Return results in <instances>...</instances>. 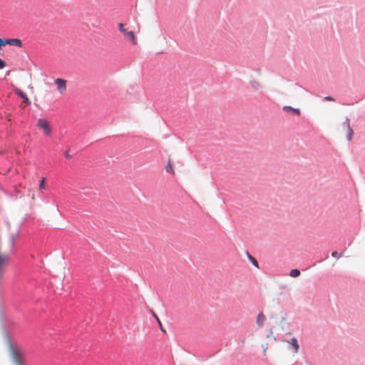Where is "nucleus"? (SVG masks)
I'll use <instances>...</instances> for the list:
<instances>
[{
	"label": "nucleus",
	"instance_id": "obj_14",
	"mask_svg": "<svg viewBox=\"0 0 365 365\" xmlns=\"http://www.w3.org/2000/svg\"><path fill=\"white\" fill-rule=\"evenodd\" d=\"M45 181H46V178H42V179L41 180L40 182H39V185H38V188L39 190H44L45 189Z\"/></svg>",
	"mask_w": 365,
	"mask_h": 365
},
{
	"label": "nucleus",
	"instance_id": "obj_6",
	"mask_svg": "<svg viewBox=\"0 0 365 365\" xmlns=\"http://www.w3.org/2000/svg\"><path fill=\"white\" fill-rule=\"evenodd\" d=\"M266 320H267V318L263 313L258 314L256 317V324L257 326V328L260 329V328L263 327Z\"/></svg>",
	"mask_w": 365,
	"mask_h": 365
},
{
	"label": "nucleus",
	"instance_id": "obj_18",
	"mask_svg": "<svg viewBox=\"0 0 365 365\" xmlns=\"http://www.w3.org/2000/svg\"><path fill=\"white\" fill-rule=\"evenodd\" d=\"M324 101H335V99H334L333 97L328 96H325V97L324 98Z\"/></svg>",
	"mask_w": 365,
	"mask_h": 365
},
{
	"label": "nucleus",
	"instance_id": "obj_10",
	"mask_svg": "<svg viewBox=\"0 0 365 365\" xmlns=\"http://www.w3.org/2000/svg\"><path fill=\"white\" fill-rule=\"evenodd\" d=\"M165 170L168 173H171L173 175H174V173H175L173 165L170 160H168V161L165 165Z\"/></svg>",
	"mask_w": 365,
	"mask_h": 365
},
{
	"label": "nucleus",
	"instance_id": "obj_5",
	"mask_svg": "<svg viewBox=\"0 0 365 365\" xmlns=\"http://www.w3.org/2000/svg\"><path fill=\"white\" fill-rule=\"evenodd\" d=\"M9 262V257L0 253V279L3 277L4 273V267Z\"/></svg>",
	"mask_w": 365,
	"mask_h": 365
},
{
	"label": "nucleus",
	"instance_id": "obj_4",
	"mask_svg": "<svg viewBox=\"0 0 365 365\" xmlns=\"http://www.w3.org/2000/svg\"><path fill=\"white\" fill-rule=\"evenodd\" d=\"M55 83L57 86V89L59 93L62 94L66 90V81L63 78H56Z\"/></svg>",
	"mask_w": 365,
	"mask_h": 365
},
{
	"label": "nucleus",
	"instance_id": "obj_9",
	"mask_svg": "<svg viewBox=\"0 0 365 365\" xmlns=\"http://www.w3.org/2000/svg\"><path fill=\"white\" fill-rule=\"evenodd\" d=\"M282 110L288 114L295 115H297V108L291 106H285L282 108Z\"/></svg>",
	"mask_w": 365,
	"mask_h": 365
},
{
	"label": "nucleus",
	"instance_id": "obj_20",
	"mask_svg": "<svg viewBox=\"0 0 365 365\" xmlns=\"http://www.w3.org/2000/svg\"><path fill=\"white\" fill-rule=\"evenodd\" d=\"M7 43H6V40H2L1 38H0V48H1L2 46H4V45H6Z\"/></svg>",
	"mask_w": 365,
	"mask_h": 365
},
{
	"label": "nucleus",
	"instance_id": "obj_7",
	"mask_svg": "<svg viewBox=\"0 0 365 365\" xmlns=\"http://www.w3.org/2000/svg\"><path fill=\"white\" fill-rule=\"evenodd\" d=\"M14 92H15L16 94H17L19 96H20L21 98H22L24 99V102L26 104L29 105L31 103V101H29V99L27 97L26 94L24 92H23L21 90H20L18 88H16L14 89Z\"/></svg>",
	"mask_w": 365,
	"mask_h": 365
},
{
	"label": "nucleus",
	"instance_id": "obj_19",
	"mask_svg": "<svg viewBox=\"0 0 365 365\" xmlns=\"http://www.w3.org/2000/svg\"><path fill=\"white\" fill-rule=\"evenodd\" d=\"M292 344L295 350H297V339H292Z\"/></svg>",
	"mask_w": 365,
	"mask_h": 365
},
{
	"label": "nucleus",
	"instance_id": "obj_22",
	"mask_svg": "<svg viewBox=\"0 0 365 365\" xmlns=\"http://www.w3.org/2000/svg\"><path fill=\"white\" fill-rule=\"evenodd\" d=\"M297 274H298V276H299V274H300V272H299V269H298Z\"/></svg>",
	"mask_w": 365,
	"mask_h": 365
},
{
	"label": "nucleus",
	"instance_id": "obj_8",
	"mask_svg": "<svg viewBox=\"0 0 365 365\" xmlns=\"http://www.w3.org/2000/svg\"><path fill=\"white\" fill-rule=\"evenodd\" d=\"M6 43H7V44H9V45L14 46H17V47H20V48L22 46V42L19 38H8V39H6Z\"/></svg>",
	"mask_w": 365,
	"mask_h": 365
},
{
	"label": "nucleus",
	"instance_id": "obj_15",
	"mask_svg": "<svg viewBox=\"0 0 365 365\" xmlns=\"http://www.w3.org/2000/svg\"><path fill=\"white\" fill-rule=\"evenodd\" d=\"M342 254H343L342 252H341V253H339V252H337L336 251H334V252H333L331 253V256H332L333 257H335V258L339 259L340 257H341V256H342Z\"/></svg>",
	"mask_w": 365,
	"mask_h": 365
},
{
	"label": "nucleus",
	"instance_id": "obj_12",
	"mask_svg": "<svg viewBox=\"0 0 365 365\" xmlns=\"http://www.w3.org/2000/svg\"><path fill=\"white\" fill-rule=\"evenodd\" d=\"M248 255V257L250 259V260L251 261V262L253 264V265H255L256 267H259V265H258V262L256 260L255 258H254L252 256H251L250 254H247Z\"/></svg>",
	"mask_w": 365,
	"mask_h": 365
},
{
	"label": "nucleus",
	"instance_id": "obj_21",
	"mask_svg": "<svg viewBox=\"0 0 365 365\" xmlns=\"http://www.w3.org/2000/svg\"><path fill=\"white\" fill-rule=\"evenodd\" d=\"M5 66L4 61L0 58V69H2Z\"/></svg>",
	"mask_w": 365,
	"mask_h": 365
},
{
	"label": "nucleus",
	"instance_id": "obj_3",
	"mask_svg": "<svg viewBox=\"0 0 365 365\" xmlns=\"http://www.w3.org/2000/svg\"><path fill=\"white\" fill-rule=\"evenodd\" d=\"M118 29H119V31L124 34L125 37L127 39L130 40L133 43V44L137 43L136 37H135L133 31H128V29L124 28V26L123 24H120L118 25Z\"/></svg>",
	"mask_w": 365,
	"mask_h": 365
},
{
	"label": "nucleus",
	"instance_id": "obj_23",
	"mask_svg": "<svg viewBox=\"0 0 365 365\" xmlns=\"http://www.w3.org/2000/svg\"><path fill=\"white\" fill-rule=\"evenodd\" d=\"M297 113H298V115L300 114L299 109H298Z\"/></svg>",
	"mask_w": 365,
	"mask_h": 365
},
{
	"label": "nucleus",
	"instance_id": "obj_13",
	"mask_svg": "<svg viewBox=\"0 0 365 365\" xmlns=\"http://www.w3.org/2000/svg\"><path fill=\"white\" fill-rule=\"evenodd\" d=\"M343 126L346 128L347 130L351 128L350 125V119L346 118L344 122L343 123Z\"/></svg>",
	"mask_w": 365,
	"mask_h": 365
},
{
	"label": "nucleus",
	"instance_id": "obj_2",
	"mask_svg": "<svg viewBox=\"0 0 365 365\" xmlns=\"http://www.w3.org/2000/svg\"><path fill=\"white\" fill-rule=\"evenodd\" d=\"M37 126L43 130L46 135H51V126L50 123L44 118H39L37 121Z\"/></svg>",
	"mask_w": 365,
	"mask_h": 365
},
{
	"label": "nucleus",
	"instance_id": "obj_11",
	"mask_svg": "<svg viewBox=\"0 0 365 365\" xmlns=\"http://www.w3.org/2000/svg\"><path fill=\"white\" fill-rule=\"evenodd\" d=\"M353 135H354V130L352 128H350V129H348L347 130V136H346V138L349 141H351L352 140V138H353Z\"/></svg>",
	"mask_w": 365,
	"mask_h": 365
},
{
	"label": "nucleus",
	"instance_id": "obj_17",
	"mask_svg": "<svg viewBox=\"0 0 365 365\" xmlns=\"http://www.w3.org/2000/svg\"><path fill=\"white\" fill-rule=\"evenodd\" d=\"M289 275L292 277H297V269H293L290 271Z\"/></svg>",
	"mask_w": 365,
	"mask_h": 365
},
{
	"label": "nucleus",
	"instance_id": "obj_1",
	"mask_svg": "<svg viewBox=\"0 0 365 365\" xmlns=\"http://www.w3.org/2000/svg\"><path fill=\"white\" fill-rule=\"evenodd\" d=\"M10 355L15 365H24L26 363V354L19 346H10Z\"/></svg>",
	"mask_w": 365,
	"mask_h": 365
},
{
	"label": "nucleus",
	"instance_id": "obj_16",
	"mask_svg": "<svg viewBox=\"0 0 365 365\" xmlns=\"http://www.w3.org/2000/svg\"><path fill=\"white\" fill-rule=\"evenodd\" d=\"M153 317L156 319L157 322L158 323V324H159V327H160V329H161L162 331H165L163 330V329L161 322L160 321V319H159V318L158 317V316H157L155 313H153Z\"/></svg>",
	"mask_w": 365,
	"mask_h": 365
}]
</instances>
